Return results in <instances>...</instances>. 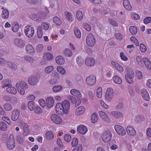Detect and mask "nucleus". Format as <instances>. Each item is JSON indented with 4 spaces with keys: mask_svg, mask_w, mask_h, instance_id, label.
<instances>
[{
    "mask_svg": "<svg viewBox=\"0 0 151 151\" xmlns=\"http://www.w3.org/2000/svg\"><path fill=\"white\" fill-rule=\"evenodd\" d=\"M127 74L125 76V78L127 82L130 84H133L134 82V73L130 69L126 68Z\"/></svg>",
    "mask_w": 151,
    "mask_h": 151,
    "instance_id": "nucleus-1",
    "label": "nucleus"
},
{
    "mask_svg": "<svg viewBox=\"0 0 151 151\" xmlns=\"http://www.w3.org/2000/svg\"><path fill=\"white\" fill-rule=\"evenodd\" d=\"M96 42L95 38L91 33H89L87 35L86 39V44L89 47L93 46Z\"/></svg>",
    "mask_w": 151,
    "mask_h": 151,
    "instance_id": "nucleus-2",
    "label": "nucleus"
},
{
    "mask_svg": "<svg viewBox=\"0 0 151 151\" xmlns=\"http://www.w3.org/2000/svg\"><path fill=\"white\" fill-rule=\"evenodd\" d=\"M40 77V74H37L35 76H31L28 79V82L31 85H35L39 82Z\"/></svg>",
    "mask_w": 151,
    "mask_h": 151,
    "instance_id": "nucleus-3",
    "label": "nucleus"
},
{
    "mask_svg": "<svg viewBox=\"0 0 151 151\" xmlns=\"http://www.w3.org/2000/svg\"><path fill=\"white\" fill-rule=\"evenodd\" d=\"M25 34L27 37L30 38L33 36L35 32L34 29L31 26H27L24 30Z\"/></svg>",
    "mask_w": 151,
    "mask_h": 151,
    "instance_id": "nucleus-4",
    "label": "nucleus"
},
{
    "mask_svg": "<svg viewBox=\"0 0 151 151\" xmlns=\"http://www.w3.org/2000/svg\"><path fill=\"white\" fill-rule=\"evenodd\" d=\"M112 137V134L111 131L107 130L104 132L102 136V139L104 142L109 141Z\"/></svg>",
    "mask_w": 151,
    "mask_h": 151,
    "instance_id": "nucleus-5",
    "label": "nucleus"
},
{
    "mask_svg": "<svg viewBox=\"0 0 151 151\" xmlns=\"http://www.w3.org/2000/svg\"><path fill=\"white\" fill-rule=\"evenodd\" d=\"M86 82L87 84L89 86L94 85L96 82L95 76L93 75H90L86 78Z\"/></svg>",
    "mask_w": 151,
    "mask_h": 151,
    "instance_id": "nucleus-6",
    "label": "nucleus"
},
{
    "mask_svg": "<svg viewBox=\"0 0 151 151\" xmlns=\"http://www.w3.org/2000/svg\"><path fill=\"white\" fill-rule=\"evenodd\" d=\"M13 136H10L7 142V147L9 150L13 149L15 147L14 141Z\"/></svg>",
    "mask_w": 151,
    "mask_h": 151,
    "instance_id": "nucleus-7",
    "label": "nucleus"
},
{
    "mask_svg": "<svg viewBox=\"0 0 151 151\" xmlns=\"http://www.w3.org/2000/svg\"><path fill=\"white\" fill-rule=\"evenodd\" d=\"M114 91L111 88H108L105 95L106 99L109 101H111L114 96Z\"/></svg>",
    "mask_w": 151,
    "mask_h": 151,
    "instance_id": "nucleus-8",
    "label": "nucleus"
},
{
    "mask_svg": "<svg viewBox=\"0 0 151 151\" xmlns=\"http://www.w3.org/2000/svg\"><path fill=\"white\" fill-rule=\"evenodd\" d=\"M62 104L63 113L66 114H67L70 107L69 102L67 100H65L62 102Z\"/></svg>",
    "mask_w": 151,
    "mask_h": 151,
    "instance_id": "nucleus-9",
    "label": "nucleus"
},
{
    "mask_svg": "<svg viewBox=\"0 0 151 151\" xmlns=\"http://www.w3.org/2000/svg\"><path fill=\"white\" fill-rule=\"evenodd\" d=\"M114 128L117 133L119 135L123 136L126 134L125 130L121 126L119 125H115L114 126Z\"/></svg>",
    "mask_w": 151,
    "mask_h": 151,
    "instance_id": "nucleus-10",
    "label": "nucleus"
},
{
    "mask_svg": "<svg viewBox=\"0 0 151 151\" xmlns=\"http://www.w3.org/2000/svg\"><path fill=\"white\" fill-rule=\"evenodd\" d=\"M52 121L57 124H60L62 120L60 117L56 114H53L51 116Z\"/></svg>",
    "mask_w": 151,
    "mask_h": 151,
    "instance_id": "nucleus-11",
    "label": "nucleus"
},
{
    "mask_svg": "<svg viewBox=\"0 0 151 151\" xmlns=\"http://www.w3.org/2000/svg\"><path fill=\"white\" fill-rule=\"evenodd\" d=\"M14 44L18 47L23 48L24 47L25 45V42L21 39L17 38L15 39L14 41Z\"/></svg>",
    "mask_w": 151,
    "mask_h": 151,
    "instance_id": "nucleus-12",
    "label": "nucleus"
},
{
    "mask_svg": "<svg viewBox=\"0 0 151 151\" xmlns=\"http://www.w3.org/2000/svg\"><path fill=\"white\" fill-rule=\"evenodd\" d=\"M77 129L79 133L83 134H85L88 130L86 127L83 125H81L78 126Z\"/></svg>",
    "mask_w": 151,
    "mask_h": 151,
    "instance_id": "nucleus-13",
    "label": "nucleus"
},
{
    "mask_svg": "<svg viewBox=\"0 0 151 151\" xmlns=\"http://www.w3.org/2000/svg\"><path fill=\"white\" fill-rule=\"evenodd\" d=\"M99 115L101 118L104 121L109 122L110 119L106 114L103 111H101L99 112Z\"/></svg>",
    "mask_w": 151,
    "mask_h": 151,
    "instance_id": "nucleus-14",
    "label": "nucleus"
},
{
    "mask_svg": "<svg viewBox=\"0 0 151 151\" xmlns=\"http://www.w3.org/2000/svg\"><path fill=\"white\" fill-rule=\"evenodd\" d=\"M126 130L127 133L130 136L134 135L136 134L135 130L132 126H128Z\"/></svg>",
    "mask_w": 151,
    "mask_h": 151,
    "instance_id": "nucleus-15",
    "label": "nucleus"
},
{
    "mask_svg": "<svg viewBox=\"0 0 151 151\" xmlns=\"http://www.w3.org/2000/svg\"><path fill=\"white\" fill-rule=\"evenodd\" d=\"M19 115V111L18 109L14 110L12 115V119L13 121H16Z\"/></svg>",
    "mask_w": 151,
    "mask_h": 151,
    "instance_id": "nucleus-16",
    "label": "nucleus"
},
{
    "mask_svg": "<svg viewBox=\"0 0 151 151\" xmlns=\"http://www.w3.org/2000/svg\"><path fill=\"white\" fill-rule=\"evenodd\" d=\"M86 64L88 66H93L95 63L94 60L91 58H87L85 61Z\"/></svg>",
    "mask_w": 151,
    "mask_h": 151,
    "instance_id": "nucleus-17",
    "label": "nucleus"
},
{
    "mask_svg": "<svg viewBox=\"0 0 151 151\" xmlns=\"http://www.w3.org/2000/svg\"><path fill=\"white\" fill-rule=\"evenodd\" d=\"M62 103H58L56 105L55 109L56 113L58 114H62L63 113V106Z\"/></svg>",
    "mask_w": 151,
    "mask_h": 151,
    "instance_id": "nucleus-18",
    "label": "nucleus"
},
{
    "mask_svg": "<svg viewBox=\"0 0 151 151\" xmlns=\"http://www.w3.org/2000/svg\"><path fill=\"white\" fill-rule=\"evenodd\" d=\"M141 93L142 97L145 100L148 101L150 100L149 94L146 89H142L141 91Z\"/></svg>",
    "mask_w": 151,
    "mask_h": 151,
    "instance_id": "nucleus-19",
    "label": "nucleus"
},
{
    "mask_svg": "<svg viewBox=\"0 0 151 151\" xmlns=\"http://www.w3.org/2000/svg\"><path fill=\"white\" fill-rule=\"evenodd\" d=\"M143 60L146 68L149 70L151 69V63L149 59L145 57L143 58Z\"/></svg>",
    "mask_w": 151,
    "mask_h": 151,
    "instance_id": "nucleus-20",
    "label": "nucleus"
},
{
    "mask_svg": "<svg viewBox=\"0 0 151 151\" xmlns=\"http://www.w3.org/2000/svg\"><path fill=\"white\" fill-rule=\"evenodd\" d=\"M123 5L127 10H130L132 9V6L128 0H124L123 1Z\"/></svg>",
    "mask_w": 151,
    "mask_h": 151,
    "instance_id": "nucleus-21",
    "label": "nucleus"
},
{
    "mask_svg": "<svg viewBox=\"0 0 151 151\" xmlns=\"http://www.w3.org/2000/svg\"><path fill=\"white\" fill-rule=\"evenodd\" d=\"M111 114L116 118L119 119L122 118L123 116V113L119 111H113L111 112Z\"/></svg>",
    "mask_w": 151,
    "mask_h": 151,
    "instance_id": "nucleus-22",
    "label": "nucleus"
},
{
    "mask_svg": "<svg viewBox=\"0 0 151 151\" xmlns=\"http://www.w3.org/2000/svg\"><path fill=\"white\" fill-rule=\"evenodd\" d=\"M16 88L21 87L24 89H26L28 87V86L27 83L24 81H22L17 83L16 85Z\"/></svg>",
    "mask_w": 151,
    "mask_h": 151,
    "instance_id": "nucleus-23",
    "label": "nucleus"
},
{
    "mask_svg": "<svg viewBox=\"0 0 151 151\" xmlns=\"http://www.w3.org/2000/svg\"><path fill=\"white\" fill-rule=\"evenodd\" d=\"M43 57L47 61L51 60L53 58V56L50 53L46 52L43 54Z\"/></svg>",
    "mask_w": 151,
    "mask_h": 151,
    "instance_id": "nucleus-24",
    "label": "nucleus"
},
{
    "mask_svg": "<svg viewBox=\"0 0 151 151\" xmlns=\"http://www.w3.org/2000/svg\"><path fill=\"white\" fill-rule=\"evenodd\" d=\"M54 100L53 98L49 97L46 100V104L47 106L50 108L54 105Z\"/></svg>",
    "mask_w": 151,
    "mask_h": 151,
    "instance_id": "nucleus-25",
    "label": "nucleus"
},
{
    "mask_svg": "<svg viewBox=\"0 0 151 151\" xmlns=\"http://www.w3.org/2000/svg\"><path fill=\"white\" fill-rule=\"evenodd\" d=\"M71 94L73 96L79 98L82 96V94L80 92L78 91L75 89H72L70 91Z\"/></svg>",
    "mask_w": 151,
    "mask_h": 151,
    "instance_id": "nucleus-26",
    "label": "nucleus"
},
{
    "mask_svg": "<svg viewBox=\"0 0 151 151\" xmlns=\"http://www.w3.org/2000/svg\"><path fill=\"white\" fill-rule=\"evenodd\" d=\"M56 62L58 64L62 65L65 62L64 58L61 56H58L55 58Z\"/></svg>",
    "mask_w": 151,
    "mask_h": 151,
    "instance_id": "nucleus-27",
    "label": "nucleus"
},
{
    "mask_svg": "<svg viewBox=\"0 0 151 151\" xmlns=\"http://www.w3.org/2000/svg\"><path fill=\"white\" fill-rule=\"evenodd\" d=\"M85 111V109L83 106H79L75 111V114L76 115H80L83 114Z\"/></svg>",
    "mask_w": 151,
    "mask_h": 151,
    "instance_id": "nucleus-28",
    "label": "nucleus"
},
{
    "mask_svg": "<svg viewBox=\"0 0 151 151\" xmlns=\"http://www.w3.org/2000/svg\"><path fill=\"white\" fill-rule=\"evenodd\" d=\"M26 50L27 52L29 54L33 53L35 52L33 47L30 44H28L26 46Z\"/></svg>",
    "mask_w": 151,
    "mask_h": 151,
    "instance_id": "nucleus-29",
    "label": "nucleus"
},
{
    "mask_svg": "<svg viewBox=\"0 0 151 151\" xmlns=\"http://www.w3.org/2000/svg\"><path fill=\"white\" fill-rule=\"evenodd\" d=\"M36 105L33 101H30L28 103V107L30 111H32L35 108Z\"/></svg>",
    "mask_w": 151,
    "mask_h": 151,
    "instance_id": "nucleus-30",
    "label": "nucleus"
},
{
    "mask_svg": "<svg viewBox=\"0 0 151 151\" xmlns=\"http://www.w3.org/2000/svg\"><path fill=\"white\" fill-rule=\"evenodd\" d=\"M9 17V12L6 9H4L2 12V17L4 19H7Z\"/></svg>",
    "mask_w": 151,
    "mask_h": 151,
    "instance_id": "nucleus-31",
    "label": "nucleus"
},
{
    "mask_svg": "<svg viewBox=\"0 0 151 151\" xmlns=\"http://www.w3.org/2000/svg\"><path fill=\"white\" fill-rule=\"evenodd\" d=\"M113 79L114 82L116 83L120 84L122 83V79L118 76H114L113 78Z\"/></svg>",
    "mask_w": 151,
    "mask_h": 151,
    "instance_id": "nucleus-32",
    "label": "nucleus"
},
{
    "mask_svg": "<svg viewBox=\"0 0 151 151\" xmlns=\"http://www.w3.org/2000/svg\"><path fill=\"white\" fill-rule=\"evenodd\" d=\"M130 32L132 35H136L137 32V27L134 26H131L129 28Z\"/></svg>",
    "mask_w": 151,
    "mask_h": 151,
    "instance_id": "nucleus-33",
    "label": "nucleus"
},
{
    "mask_svg": "<svg viewBox=\"0 0 151 151\" xmlns=\"http://www.w3.org/2000/svg\"><path fill=\"white\" fill-rule=\"evenodd\" d=\"M53 22L57 25L60 26L62 24V22L60 19L58 17L55 16L53 17Z\"/></svg>",
    "mask_w": 151,
    "mask_h": 151,
    "instance_id": "nucleus-34",
    "label": "nucleus"
},
{
    "mask_svg": "<svg viewBox=\"0 0 151 151\" xmlns=\"http://www.w3.org/2000/svg\"><path fill=\"white\" fill-rule=\"evenodd\" d=\"M74 31L76 37L78 38H80L81 36V33L79 29L77 27H75Z\"/></svg>",
    "mask_w": 151,
    "mask_h": 151,
    "instance_id": "nucleus-35",
    "label": "nucleus"
},
{
    "mask_svg": "<svg viewBox=\"0 0 151 151\" xmlns=\"http://www.w3.org/2000/svg\"><path fill=\"white\" fill-rule=\"evenodd\" d=\"M6 63L7 65L14 70H15L17 69V66L14 63L11 62L7 61L6 62Z\"/></svg>",
    "mask_w": 151,
    "mask_h": 151,
    "instance_id": "nucleus-36",
    "label": "nucleus"
},
{
    "mask_svg": "<svg viewBox=\"0 0 151 151\" xmlns=\"http://www.w3.org/2000/svg\"><path fill=\"white\" fill-rule=\"evenodd\" d=\"M6 91L9 93L13 94H15L17 93L16 88L13 87H8L6 88Z\"/></svg>",
    "mask_w": 151,
    "mask_h": 151,
    "instance_id": "nucleus-37",
    "label": "nucleus"
},
{
    "mask_svg": "<svg viewBox=\"0 0 151 151\" xmlns=\"http://www.w3.org/2000/svg\"><path fill=\"white\" fill-rule=\"evenodd\" d=\"M7 128V125L6 124L3 122H0V129L3 131L6 130Z\"/></svg>",
    "mask_w": 151,
    "mask_h": 151,
    "instance_id": "nucleus-38",
    "label": "nucleus"
},
{
    "mask_svg": "<svg viewBox=\"0 0 151 151\" xmlns=\"http://www.w3.org/2000/svg\"><path fill=\"white\" fill-rule=\"evenodd\" d=\"M63 53L66 56L71 57L73 55V53L71 50L68 49H65L63 52Z\"/></svg>",
    "mask_w": 151,
    "mask_h": 151,
    "instance_id": "nucleus-39",
    "label": "nucleus"
},
{
    "mask_svg": "<svg viewBox=\"0 0 151 151\" xmlns=\"http://www.w3.org/2000/svg\"><path fill=\"white\" fill-rule=\"evenodd\" d=\"M45 135L46 138L49 139H52L53 138L54 136L53 133L50 131L47 132Z\"/></svg>",
    "mask_w": 151,
    "mask_h": 151,
    "instance_id": "nucleus-40",
    "label": "nucleus"
},
{
    "mask_svg": "<svg viewBox=\"0 0 151 151\" xmlns=\"http://www.w3.org/2000/svg\"><path fill=\"white\" fill-rule=\"evenodd\" d=\"M37 37L39 38H41L42 36L43 32L42 27L39 26L37 27Z\"/></svg>",
    "mask_w": 151,
    "mask_h": 151,
    "instance_id": "nucleus-41",
    "label": "nucleus"
},
{
    "mask_svg": "<svg viewBox=\"0 0 151 151\" xmlns=\"http://www.w3.org/2000/svg\"><path fill=\"white\" fill-rule=\"evenodd\" d=\"M97 119V113H93L91 115V120L92 122L93 123H95L96 122Z\"/></svg>",
    "mask_w": 151,
    "mask_h": 151,
    "instance_id": "nucleus-42",
    "label": "nucleus"
},
{
    "mask_svg": "<svg viewBox=\"0 0 151 151\" xmlns=\"http://www.w3.org/2000/svg\"><path fill=\"white\" fill-rule=\"evenodd\" d=\"M4 107L5 110L8 111H11L12 109V106L10 104L8 103L4 104Z\"/></svg>",
    "mask_w": 151,
    "mask_h": 151,
    "instance_id": "nucleus-43",
    "label": "nucleus"
},
{
    "mask_svg": "<svg viewBox=\"0 0 151 151\" xmlns=\"http://www.w3.org/2000/svg\"><path fill=\"white\" fill-rule=\"evenodd\" d=\"M44 49V46L42 44H38L36 46V49L38 52H42Z\"/></svg>",
    "mask_w": 151,
    "mask_h": 151,
    "instance_id": "nucleus-44",
    "label": "nucleus"
},
{
    "mask_svg": "<svg viewBox=\"0 0 151 151\" xmlns=\"http://www.w3.org/2000/svg\"><path fill=\"white\" fill-rule=\"evenodd\" d=\"M29 126L25 127L23 129V134L24 136H27L28 135L30 132L29 129Z\"/></svg>",
    "mask_w": 151,
    "mask_h": 151,
    "instance_id": "nucleus-45",
    "label": "nucleus"
},
{
    "mask_svg": "<svg viewBox=\"0 0 151 151\" xmlns=\"http://www.w3.org/2000/svg\"><path fill=\"white\" fill-rule=\"evenodd\" d=\"M54 67L53 66H49L45 68L44 71L45 73L49 74L52 71Z\"/></svg>",
    "mask_w": 151,
    "mask_h": 151,
    "instance_id": "nucleus-46",
    "label": "nucleus"
},
{
    "mask_svg": "<svg viewBox=\"0 0 151 151\" xmlns=\"http://www.w3.org/2000/svg\"><path fill=\"white\" fill-rule=\"evenodd\" d=\"M143 59L139 56H138L136 57V60L138 65L140 66H142L143 65V61H142Z\"/></svg>",
    "mask_w": 151,
    "mask_h": 151,
    "instance_id": "nucleus-47",
    "label": "nucleus"
},
{
    "mask_svg": "<svg viewBox=\"0 0 151 151\" xmlns=\"http://www.w3.org/2000/svg\"><path fill=\"white\" fill-rule=\"evenodd\" d=\"M76 82L78 85H81L83 84V79L80 76H77L76 78Z\"/></svg>",
    "mask_w": 151,
    "mask_h": 151,
    "instance_id": "nucleus-48",
    "label": "nucleus"
},
{
    "mask_svg": "<svg viewBox=\"0 0 151 151\" xmlns=\"http://www.w3.org/2000/svg\"><path fill=\"white\" fill-rule=\"evenodd\" d=\"M16 139L18 143L20 144L23 143L24 139L21 135H18L16 137Z\"/></svg>",
    "mask_w": 151,
    "mask_h": 151,
    "instance_id": "nucleus-49",
    "label": "nucleus"
},
{
    "mask_svg": "<svg viewBox=\"0 0 151 151\" xmlns=\"http://www.w3.org/2000/svg\"><path fill=\"white\" fill-rule=\"evenodd\" d=\"M63 88L61 86H54L52 90L54 92H58L60 91Z\"/></svg>",
    "mask_w": 151,
    "mask_h": 151,
    "instance_id": "nucleus-50",
    "label": "nucleus"
},
{
    "mask_svg": "<svg viewBox=\"0 0 151 151\" xmlns=\"http://www.w3.org/2000/svg\"><path fill=\"white\" fill-rule=\"evenodd\" d=\"M72 15L70 12H68L65 15L66 18H67L70 22H72L73 21Z\"/></svg>",
    "mask_w": 151,
    "mask_h": 151,
    "instance_id": "nucleus-51",
    "label": "nucleus"
},
{
    "mask_svg": "<svg viewBox=\"0 0 151 151\" xmlns=\"http://www.w3.org/2000/svg\"><path fill=\"white\" fill-rule=\"evenodd\" d=\"M76 62L79 66H81L83 63L84 61L82 59L81 56L78 57L76 59Z\"/></svg>",
    "mask_w": 151,
    "mask_h": 151,
    "instance_id": "nucleus-52",
    "label": "nucleus"
},
{
    "mask_svg": "<svg viewBox=\"0 0 151 151\" xmlns=\"http://www.w3.org/2000/svg\"><path fill=\"white\" fill-rule=\"evenodd\" d=\"M97 95L99 98H101L102 97V88L101 87H99L97 91Z\"/></svg>",
    "mask_w": 151,
    "mask_h": 151,
    "instance_id": "nucleus-53",
    "label": "nucleus"
},
{
    "mask_svg": "<svg viewBox=\"0 0 151 151\" xmlns=\"http://www.w3.org/2000/svg\"><path fill=\"white\" fill-rule=\"evenodd\" d=\"M83 15L81 11H78L76 13V17L78 20H81L83 17Z\"/></svg>",
    "mask_w": 151,
    "mask_h": 151,
    "instance_id": "nucleus-54",
    "label": "nucleus"
},
{
    "mask_svg": "<svg viewBox=\"0 0 151 151\" xmlns=\"http://www.w3.org/2000/svg\"><path fill=\"white\" fill-rule=\"evenodd\" d=\"M57 70L58 72L60 73L61 74L63 75L65 73V69L61 67H58L57 68Z\"/></svg>",
    "mask_w": 151,
    "mask_h": 151,
    "instance_id": "nucleus-55",
    "label": "nucleus"
},
{
    "mask_svg": "<svg viewBox=\"0 0 151 151\" xmlns=\"http://www.w3.org/2000/svg\"><path fill=\"white\" fill-rule=\"evenodd\" d=\"M83 26L86 30L88 31H90L91 30V27L88 23H85L83 24Z\"/></svg>",
    "mask_w": 151,
    "mask_h": 151,
    "instance_id": "nucleus-56",
    "label": "nucleus"
},
{
    "mask_svg": "<svg viewBox=\"0 0 151 151\" xmlns=\"http://www.w3.org/2000/svg\"><path fill=\"white\" fill-rule=\"evenodd\" d=\"M78 140L77 138H74L72 139L71 142V145L73 147H75L78 145Z\"/></svg>",
    "mask_w": 151,
    "mask_h": 151,
    "instance_id": "nucleus-57",
    "label": "nucleus"
},
{
    "mask_svg": "<svg viewBox=\"0 0 151 151\" xmlns=\"http://www.w3.org/2000/svg\"><path fill=\"white\" fill-rule=\"evenodd\" d=\"M40 27H42V28H43V29L45 30H47L49 27V24L45 22L43 23Z\"/></svg>",
    "mask_w": 151,
    "mask_h": 151,
    "instance_id": "nucleus-58",
    "label": "nucleus"
},
{
    "mask_svg": "<svg viewBox=\"0 0 151 151\" xmlns=\"http://www.w3.org/2000/svg\"><path fill=\"white\" fill-rule=\"evenodd\" d=\"M64 139L65 141L67 142H69L71 139V137L70 135L66 134L65 135Z\"/></svg>",
    "mask_w": 151,
    "mask_h": 151,
    "instance_id": "nucleus-59",
    "label": "nucleus"
},
{
    "mask_svg": "<svg viewBox=\"0 0 151 151\" xmlns=\"http://www.w3.org/2000/svg\"><path fill=\"white\" fill-rule=\"evenodd\" d=\"M19 27V24H16L12 27V29L14 32H16L18 31Z\"/></svg>",
    "mask_w": 151,
    "mask_h": 151,
    "instance_id": "nucleus-60",
    "label": "nucleus"
},
{
    "mask_svg": "<svg viewBox=\"0 0 151 151\" xmlns=\"http://www.w3.org/2000/svg\"><path fill=\"white\" fill-rule=\"evenodd\" d=\"M129 93L130 96H133L134 95V90L133 88L129 87Z\"/></svg>",
    "mask_w": 151,
    "mask_h": 151,
    "instance_id": "nucleus-61",
    "label": "nucleus"
},
{
    "mask_svg": "<svg viewBox=\"0 0 151 151\" xmlns=\"http://www.w3.org/2000/svg\"><path fill=\"white\" fill-rule=\"evenodd\" d=\"M108 21L113 26L116 27L118 26V24L116 21L111 19H109Z\"/></svg>",
    "mask_w": 151,
    "mask_h": 151,
    "instance_id": "nucleus-62",
    "label": "nucleus"
},
{
    "mask_svg": "<svg viewBox=\"0 0 151 151\" xmlns=\"http://www.w3.org/2000/svg\"><path fill=\"white\" fill-rule=\"evenodd\" d=\"M82 150V147L81 145L79 144L72 151H81Z\"/></svg>",
    "mask_w": 151,
    "mask_h": 151,
    "instance_id": "nucleus-63",
    "label": "nucleus"
},
{
    "mask_svg": "<svg viewBox=\"0 0 151 151\" xmlns=\"http://www.w3.org/2000/svg\"><path fill=\"white\" fill-rule=\"evenodd\" d=\"M131 17L135 20H138L140 18L139 16L137 14L133 13L131 14Z\"/></svg>",
    "mask_w": 151,
    "mask_h": 151,
    "instance_id": "nucleus-64",
    "label": "nucleus"
}]
</instances>
